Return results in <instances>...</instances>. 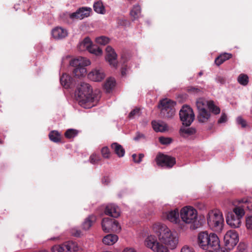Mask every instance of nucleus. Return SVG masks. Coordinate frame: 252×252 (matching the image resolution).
Segmentation results:
<instances>
[{
  "mask_svg": "<svg viewBox=\"0 0 252 252\" xmlns=\"http://www.w3.org/2000/svg\"><path fill=\"white\" fill-rule=\"evenodd\" d=\"M141 7L139 5H134L130 12V16H137L141 13Z\"/></svg>",
  "mask_w": 252,
  "mask_h": 252,
  "instance_id": "obj_40",
  "label": "nucleus"
},
{
  "mask_svg": "<svg viewBox=\"0 0 252 252\" xmlns=\"http://www.w3.org/2000/svg\"><path fill=\"white\" fill-rule=\"evenodd\" d=\"M223 241L227 249H233L239 241L238 233L234 230L227 231L224 236Z\"/></svg>",
  "mask_w": 252,
  "mask_h": 252,
  "instance_id": "obj_10",
  "label": "nucleus"
},
{
  "mask_svg": "<svg viewBox=\"0 0 252 252\" xmlns=\"http://www.w3.org/2000/svg\"><path fill=\"white\" fill-rule=\"evenodd\" d=\"M188 91L189 93L194 94H198L202 92L200 89L195 87H190L189 88Z\"/></svg>",
  "mask_w": 252,
  "mask_h": 252,
  "instance_id": "obj_48",
  "label": "nucleus"
},
{
  "mask_svg": "<svg viewBox=\"0 0 252 252\" xmlns=\"http://www.w3.org/2000/svg\"><path fill=\"white\" fill-rule=\"evenodd\" d=\"M195 132V129L192 127H182L180 130V134L183 137H188L194 134Z\"/></svg>",
  "mask_w": 252,
  "mask_h": 252,
  "instance_id": "obj_30",
  "label": "nucleus"
},
{
  "mask_svg": "<svg viewBox=\"0 0 252 252\" xmlns=\"http://www.w3.org/2000/svg\"><path fill=\"white\" fill-rule=\"evenodd\" d=\"M213 113L215 114H218L220 113V109L219 107L215 106L213 101H209V107H208Z\"/></svg>",
  "mask_w": 252,
  "mask_h": 252,
  "instance_id": "obj_42",
  "label": "nucleus"
},
{
  "mask_svg": "<svg viewBox=\"0 0 252 252\" xmlns=\"http://www.w3.org/2000/svg\"><path fill=\"white\" fill-rule=\"evenodd\" d=\"M122 74L123 76L126 74L125 70H124V69L122 70Z\"/></svg>",
  "mask_w": 252,
  "mask_h": 252,
  "instance_id": "obj_56",
  "label": "nucleus"
},
{
  "mask_svg": "<svg viewBox=\"0 0 252 252\" xmlns=\"http://www.w3.org/2000/svg\"><path fill=\"white\" fill-rule=\"evenodd\" d=\"M39 252H48L46 251H45V250H43V251H39Z\"/></svg>",
  "mask_w": 252,
  "mask_h": 252,
  "instance_id": "obj_58",
  "label": "nucleus"
},
{
  "mask_svg": "<svg viewBox=\"0 0 252 252\" xmlns=\"http://www.w3.org/2000/svg\"><path fill=\"white\" fill-rule=\"evenodd\" d=\"M93 43L91 39L89 37H86L79 43L78 47L79 50L81 51L86 50L89 51Z\"/></svg>",
  "mask_w": 252,
  "mask_h": 252,
  "instance_id": "obj_23",
  "label": "nucleus"
},
{
  "mask_svg": "<svg viewBox=\"0 0 252 252\" xmlns=\"http://www.w3.org/2000/svg\"><path fill=\"white\" fill-rule=\"evenodd\" d=\"M116 85V81L114 78H109L107 79L104 84V88L107 92H109L113 89Z\"/></svg>",
  "mask_w": 252,
  "mask_h": 252,
  "instance_id": "obj_33",
  "label": "nucleus"
},
{
  "mask_svg": "<svg viewBox=\"0 0 252 252\" xmlns=\"http://www.w3.org/2000/svg\"><path fill=\"white\" fill-rule=\"evenodd\" d=\"M252 214H248L245 218V225L246 228L252 231V210L250 211Z\"/></svg>",
  "mask_w": 252,
  "mask_h": 252,
  "instance_id": "obj_35",
  "label": "nucleus"
},
{
  "mask_svg": "<svg viewBox=\"0 0 252 252\" xmlns=\"http://www.w3.org/2000/svg\"><path fill=\"white\" fill-rule=\"evenodd\" d=\"M96 220V217L94 215H90L88 217L82 224V228L84 230H88L92 227Z\"/></svg>",
  "mask_w": 252,
  "mask_h": 252,
  "instance_id": "obj_22",
  "label": "nucleus"
},
{
  "mask_svg": "<svg viewBox=\"0 0 252 252\" xmlns=\"http://www.w3.org/2000/svg\"><path fill=\"white\" fill-rule=\"evenodd\" d=\"M144 245L154 252H161L160 242L157 240V236L154 235L148 236L144 242Z\"/></svg>",
  "mask_w": 252,
  "mask_h": 252,
  "instance_id": "obj_12",
  "label": "nucleus"
},
{
  "mask_svg": "<svg viewBox=\"0 0 252 252\" xmlns=\"http://www.w3.org/2000/svg\"><path fill=\"white\" fill-rule=\"evenodd\" d=\"M210 117V113L206 110L198 111L197 119L200 123L207 122Z\"/></svg>",
  "mask_w": 252,
  "mask_h": 252,
  "instance_id": "obj_26",
  "label": "nucleus"
},
{
  "mask_svg": "<svg viewBox=\"0 0 252 252\" xmlns=\"http://www.w3.org/2000/svg\"><path fill=\"white\" fill-rule=\"evenodd\" d=\"M120 209L119 207L114 204H109L106 205L104 213L106 215L114 218H117L120 215Z\"/></svg>",
  "mask_w": 252,
  "mask_h": 252,
  "instance_id": "obj_19",
  "label": "nucleus"
},
{
  "mask_svg": "<svg viewBox=\"0 0 252 252\" xmlns=\"http://www.w3.org/2000/svg\"><path fill=\"white\" fill-rule=\"evenodd\" d=\"M239 204L236 206L231 212L234 215L242 219L245 214V210H252V200L244 198L238 200Z\"/></svg>",
  "mask_w": 252,
  "mask_h": 252,
  "instance_id": "obj_7",
  "label": "nucleus"
},
{
  "mask_svg": "<svg viewBox=\"0 0 252 252\" xmlns=\"http://www.w3.org/2000/svg\"><path fill=\"white\" fill-rule=\"evenodd\" d=\"M106 55L105 59L109 64L113 67L116 68L117 66V55L111 46H107L106 48Z\"/></svg>",
  "mask_w": 252,
  "mask_h": 252,
  "instance_id": "obj_16",
  "label": "nucleus"
},
{
  "mask_svg": "<svg viewBox=\"0 0 252 252\" xmlns=\"http://www.w3.org/2000/svg\"><path fill=\"white\" fill-rule=\"evenodd\" d=\"M226 221L228 225L234 228H239L242 224V219L231 212L228 213Z\"/></svg>",
  "mask_w": 252,
  "mask_h": 252,
  "instance_id": "obj_18",
  "label": "nucleus"
},
{
  "mask_svg": "<svg viewBox=\"0 0 252 252\" xmlns=\"http://www.w3.org/2000/svg\"><path fill=\"white\" fill-rule=\"evenodd\" d=\"M156 160L159 166L166 167H172L176 162L175 158L163 154L158 155Z\"/></svg>",
  "mask_w": 252,
  "mask_h": 252,
  "instance_id": "obj_14",
  "label": "nucleus"
},
{
  "mask_svg": "<svg viewBox=\"0 0 252 252\" xmlns=\"http://www.w3.org/2000/svg\"><path fill=\"white\" fill-rule=\"evenodd\" d=\"M197 242L198 247L203 250L211 251L217 249L220 246V239L215 233H209L207 231L198 234Z\"/></svg>",
  "mask_w": 252,
  "mask_h": 252,
  "instance_id": "obj_3",
  "label": "nucleus"
},
{
  "mask_svg": "<svg viewBox=\"0 0 252 252\" xmlns=\"http://www.w3.org/2000/svg\"><path fill=\"white\" fill-rule=\"evenodd\" d=\"M237 80L241 85L246 86L249 82V77L246 74H241L238 76Z\"/></svg>",
  "mask_w": 252,
  "mask_h": 252,
  "instance_id": "obj_37",
  "label": "nucleus"
},
{
  "mask_svg": "<svg viewBox=\"0 0 252 252\" xmlns=\"http://www.w3.org/2000/svg\"><path fill=\"white\" fill-rule=\"evenodd\" d=\"M122 252H136V251L133 248H126Z\"/></svg>",
  "mask_w": 252,
  "mask_h": 252,
  "instance_id": "obj_53",
  "label": "nucleus"
},
{
  "mask_svg": "<svg viewBox=\"0 0 252 252\" xmlns=\"http://www.w3.org/2000/svg\"><path fill=\"white\" fill-rule=\"evenodd\" d=\"M53 252H75L77 250V245L73 242H66L61 245L53 247Z\"/></svg>",
  "mask_w": 252,
  "mask_h": 252,
  "instance_id": "obj_13",
  "label": "nucleus"
},
{
  "mask_svg": "<svg viewBox=\"0 0 252 252\" xmlns=\"http://www.w3.org/2000/svg\"><path fill=\"white\" fill-rule=\"evenodd\" d=\"M66 17L68 18L71 20L70 23L74 21V20L77 18V17H72V16Z\"/></svg>",
  "mask_w": 252,
  "mask_h": 252,
  "instance_id": "obj_55",
  "label": "nucleus"
},
{
  "mask_svg": "<svg viewBox=\"0 0 252 252\" xmlns=\"http://www.w3.org/2000/svg\"><path fill=\"white\" fill-rule=\"evenodd\" d=\"M207 223L209 227L216 231H221L224 223V219L221 212L219 210H213L209 212L207 216Z\"/></svg>",
  "mask_w": 252,
  "mask_h": 252,
  "instance_id": "obj_4",
  "label": "nucleus"
},
{
  "mask_svg": "<svg viewBox=\"0 0 252 252\" xmlns=\"http://www.w3.org/2000/svg\"><path fill=\"white\" fill-rule=\"evenodd\" d=\"M202 72L200 71V72H199L198 75L199 76H201L202 75Z\"/></svg>",
  "mask_w": 252,
  "mask_h": 252,
  "instance_id": "obj_57",
  "label": "nucleus"
},
{
  "mask_svg": "<svg viewBox=\"0 0 252 252\" xmlns=\"http://www.w3.org/2000/svg\"><path fill=\"white\" fill-rule=\"evenodd\" d=\"M111 147L119 157H123L124 156L125 151L121 145L117 143H113L111 144Z\"/></svg>",
  "mask_w": 252,
  "mask_h": 252,
  "instance_id": "obj_27",
  "label": "nucleus"
},
{
  "mask_svg": "<svg viewBox=\"0 0 252 252\" xmlns=\"http://www.w3.org/2000/svg\"><path fill=\"white\" fill-rule=\"evenodd\" d=\"M143 137V134L138 133L137 134L136 136L134 138V139L135 140H138L140 138Z\"/></svg>",
  "mask_w": 252,
  "mask_h": 252,
  "instance_id": "obj_54",
  "label": "nucleus"
},
{
  "mask_svg": "<svg viewBox=\"0 0 252 252\" xmlns=\"http://www.w3.org/2000/svg\"><path fill=\"white\" fill-rule=\"evenodd\" d=\"M53 37L57 39H61L66 37L68 32L65 29L61 27H56L52 32Z\"/></svg>",
  "mask_w": 252,
  "mask_h": 252,
  "instance_id": "obj_20",
  "label": "nucleus"
},
{
  "mask_svg": "<svg viewBox=\"0 0 252 252\" xmlns=\"http://www.w3.org/2000/svg\"><path fill=\"white\" fill-rule=\"evenodd\" d=\"M91 11V8L82 7L78 9L75 12L70 14L69 16H90Z\"/></svg>",
  "mask_w": 252,
  "mask_h": 252,
  "instance_id": "obj_24",
  "label": "nucleus"
},
{
  "mask_svg": "<svg viewBox=\"0 0 252 252\" xmlns=\"http://www.w3.org/2000/svg\"><path fill=\"white\" fill-rule=\"evenodd\" d=\"M118 240V237L115 234H108L105 236L102 242L106 245H113Z\"/></svg>",
  "mask_w": 252,
  "mask_h": 252,
  "instance_id": "obj_25",
  "label": "nucleus"
},
{
  "mask_svg": "<svg viewBox=\"0 0 252 252\" xmlns=\"http://www.w3.org/2000/svg\"><path fill=\"white\" fill-rule=\"evenodd\" d=\"M94 9L97 13L105 14V8L101 1H97L94 3Z\"/></svg>",
  "mask_w": 252,
  "mask_h": 252,
  "instance_id": "obj_32",
  "label": "nucleus"
},
{
  "mask_svg": "<svg viewBox=\"0 0 252 252\" xmlns=\"http://www.w3.org/2000/svg\"><path fill=\"white\" fill-rule=\"evenodd\" d=\"M181 220L186 224H194L197 220V212L191 206L183 207L180 211Z\"/></svg>",
  "mask_w": 252,
  "mask_h": 252,
  "instance_id": "obj_6",
  "label": "nucleus"
},
{
  "mask_svg": "<svg viewBox=\"0 0 252 252\" xmlns=\"http://www.w3.org/2000/svg\"><path fill=\"white\" fill-rule=\"evenodd\" d=\"M227 120L226 115L224 114H222L220 118V119L218 121L219 123H224Z\"/></svg>",
  "mask_w": 252,
  "mask_h": 252,
  "instance_id": "obj_52",
  "label": "nucleus"
},
{
  "mask_svg": "<svg viewBox=\"0 0 252 252\" xmlns=\"http://www.w3.org/2000/svg\"><path fill=\"white\" fill-rule=\"evenodd\" d=\"M58 239V238H52L51 239L55 240V239Z\"/></svg>",
  "mask_w": 252,
  "mask_h": 252,
  "instance_id": "obj_59",
  "label": "nucleus"
},
{
  "mask_svg": "<svg viewBox=\"0 0 252 252\" xmlns=\"http://www.w3.org/2000/svg\"><path fill=\"white\" fill-rule=\"evenodd\" d=\"M71 77L69 75L64 74L61 77L60 81L62 86L65 88H67L71 83Z\"/></svg>",
  "mask_w": 252,
  "mask_h": 252,
  "instance_id": "obj_31",
  "label": "nucleus"
},
{
  "mask_svg": "<svg viewBox=\"0 0 252 252\" xmlns=\"http://www.w3.org/2000/svg\"><path fill=\"white\" fill-rule=\"evenodd\" d=\"M100 160V157L95 154H92L90 157V161L93 164L97 163Z\"/></svg>",
  "mask_w": 252,
  "mask_h": 252,
  "instance_id": "obj_43",
  "label": "nucleus"
},
{
  "mask_svg": "<svg viewBox=\"0 0 252 252\" xmlns=\"http://www.w3.org/2000/svg\"><path fill=\"white\" fill-rule=\"evenodd\" d=\"M179 213L177 209L170 210L163 213V217L174 223H178L180 222Z\"/></svg>",
  "mask_w": 252,
  "mask_h": 252,
  "instance_id": "obj_17",
  "label": "nucleus"
},
{
  "mask_svg": "<svg viewBox=\"0 0 252 252\" xmlns=\"http://www.w3.org/2000/svg\"><path fill=\"white\" fill-rule=\"evenodd\" d=\"M180 252H195L194 250L188 245L184 246L181 249Z\"/></svg>",
  "mask_w": 252,
  "mask_h": 252,
  "instance_id": "obj_46",
  "label": "nucleus"
},
{
  "mask_svg": "<svg viewBox=\"0 0 252 252\" xmlns=\"http://www.w3.org/2000/svg\"><path fill=\"white\" fill-rule=\"evenodd\" d=\"M176 102L168 98H164L160 101L158 108L161 113L168 118H172L175 113Z\"/></svg>",
  "mask_w": 252,
  "mask_h": 252,
  "instance_id": "obj_8",
  "label": "nucleus"
},
{
  "mask_svg": "<svg viewBox=\"0 0 252 252\" xmlns=\"http://www.w3.org/2000/svg\"><path fill=\"white\" fill-rule=\"evenodd\" d=\"M144 157V155L143 154H140L138 155V156L135 154H134L132 156L133 161L137 163H140L142 161V159Z\"/></svg>",
  "mask_w": 252,
  "mask_h": 252,
  "instance_id": "obj_45",
  "label": "nucleus"
},
{
  "mask_svg": "<svg viewBox=\"0 0 252 252\" xmlns=\"http://www.w3.org/2000/svg\"><path fill=\"white\" fill-rule=\"evenodd\" d=\"M216 80L218 82L220 83V84H224L225 83L226 79L224 77L219 76L217 77Z\"/></svg>",
  "mask_w": 252,
  "mask_h": 252,
  "instance_id": "obj_51",
  "label": "nucleus"
},
{
  "mask_svg": "<svg viewBox=\"0 0 252 252\" xmlns=\"http://www.w3.org/2000/svg\"><path fill=\"white\" fill-rule=\"evenodd\" d=\"M153 230L160 242L161 252H170L177 248L179 236L176 231L160 223L154 224Z\"/></svg>",
  "mask_w": 252,
  "mask_h": 252,
  "instance_id": "obj_1",
  "label": "nucleus"
},
{
  "mask_svg": "<svg viewBox=\"0 0 252 252\" xmlns=\"http://www.w3.org/2000/svg\"><path fill=\"white\" fill-rule=\"evenodd\" d=\"M139 113V109L138 108H135L129 114V117L130 118H132L135 116L138 115Z\"/></svg>",
  "mask_w": 252,
  "mask_h": 252,
  "instance_id": "obj_50",
  "label": "nucleus"
},
{
  "mask_svg": "<svg viewBox=\"0 0 252 252\" xmlns=\"http://www.w3.org/2000/svg\"><path fill=\"white\" fill-rule=\"evenodd\" d=\"M89 52L97 56H100L102 55L103 52L102 49L99 47H95L93 45L89 50Z\"/></svg>",
  "mask_w": 252,
  "mask_h": 252,
  "instance_id": "obj_39",
  "label": "nucleus"
},
{
  "mask_svg": "<svg viewBox=\"0 0 252 252\" xmlns=\"http://www.w3.org/2000/svg\"><path fill=\"white\" fill-rule=\"evenodd\" d=\"M232 57V54L229 53H225L222 54L215 59V63L216 65L219 66L223 63L225 61L231 58Z\"/></svg>",
  "mask_w": 252,
  "mask_h": 252,
  "instance_id": "obj_28",
  "label": "nucleus"
},
{
  "mask_svg": "<svg viewBox=\"0 0 252 252\" xmlns=\"http://www.w3.org/2000/svg\"><path fill=\"white\" fill-rule=\"evenodd\" d=\"M93 89L90 84L82 83L76 92V97L80 106L86 108H92L95 105L93 96Z\"/></svg>",
  "mask_w": 252,
  "mask_h": 252,
  "instance_id": "obj_2",
  "label": "nucleus"
},
{
  "mask_svg": "<svg viewBox=\"0 0 252 252\" xmlns=\"http://www.w3.org/2000/svg\"><path fill=\"white\" fill-rule=\"evenodd\" d=\"M209 102L203 98H199L196 100V105L198 111L206 109L209 107Z\"/></svg>",
  "mask_w": 252,
  "mask_h": 252,
  "instance_id": "obj_29",
  "label": "nucleus"
},
{
  "mask_svg": "<svg viewBox=\"0 0 252 252\" xmlns=\"http://www.w3.org/2000/svg\"><path fill=\"white\" fill-rule=\"evenodd\" d=\"M71 233L72 235L76 237H79L81 235V231L76 228H73L71 229Z\"/></svg>",
  "mask_w": 252,
  "mask_h": 252,
  "instance_id": "obj_49",
  "label": "nucleus"
},
{
  "mask_svg": "<svg viewBox=\"0 0 252 252\" xmlns=\"http://www.w3.org/2000/svg\"><path fill=\"white\" fill-rule=\"evenodd\" d=\"M237 123L239 125H241L242 127H245L247 126L246 121L241 117H238L237 118Z\"/></svg>",
  "mask_w": 252,
  "mask_h": 252,
  "instance_id": "obj_47",
  "label": "nucleus"
},
{
  "mask_svg": "<svg viewBox=\"0 0 252 252\" xmlns=\"http://www.w3.org/2000/svg\"><path fill=\"white\" fill-rule=\"evenodd\" d=\"M87 77L89 79L94 82H101L105 77V74L104 71L100 68H94L90 71Z\"/></svg>",
  "mask_w": 252,
  "mask_h": 252,
  "instance_id": "obj_15",
  "label": "nucleus"
},
{
  "mask_svg": "<svg viewBox=\"0 0 252 252\" xmlns=\"http://www.w3.org/2000/svg\"><path fill=\"white\" fill-rule=\"evenodd\" d=\"M152 124L154 129L157 132H164L168 130V126L164 122L154 121Z\"/></svg>",
  "mask_w": 252,
  "mask_h": 252,
  "instance_id": "obj_21",
  "label": "nucleus"
},
{
  "mask_svg": "<svg viewBox=\"0 0 252 252\" xmlns=\"http://www.w3.org/2000/svg\"><path fill=\"white\" fill-rule=\"evenodd\" d=\"M159 141L163 145H168L172 142V139L170 137H160Z\"/></svg>",
  "mask_w": 252,
  "mask_h": 252,
  "instance_id": "obj_44",
  "label": "nucleus"
},
{
  "mask_svg": "<svg viewBox=\"0 0 252 252\" xmlns=\"http://www.w3.org/2000/svg\"><path fill=\"white\" fill-rule=\"evenodd\" d=\"M49 137L50 140L53 142H58L61 141V134L56 130L51 131L49 134Z\"/></svg>",
  "mask_w": 252,
  "mask_h": 252,
  "instance_id": "obj_34",
  "label": "nucleus"
},
{
  "mask_svg": "<svg viewBox=\"0 0 252 252\" xmlns=\"http://www.w3.org/2000/svg\"><path fill=\"white\" fill-rule=\"evenodd\" d=\"M96 43L101 45H105L108 44L110 41V39L105 36H101L99 37H97L95 38V40Z\"/></svg>",
  "mask_w": 252,
  "mask_h": 252,
  "instance_id": "obj_36",
  "label": "nucleus"
},
{
  "mask_svg": "<svg viewBox=\"0 0 252 252\" xmlns=\"http://www.w3.org/2000/svg\"><path fill=\"white\" fill-rule=\"evenodd\" d=\"M102 230L105 232H119L121 227L118 222L112 219L104 218L101 222Z\"/></svg>",
  "mask_w": 252,
  "mask_h": 252,
  "instance_id": "obj_11",
  "label": "nucleus"
},
{
  "mask_svg": "<svg viewBox=\"0 0 252 252\" xmlns=\"http://www.w3.org/2000/svg\"><path fill=\"white\" fill-rule=\"evenodd\" d=\"M101 153L102 157L104 158L108 159L110 158L111 153L107 147H104L101 150Z\"/></svg>",
  "mask_w": 252,
  "mask_h": 252,
  "instance_id": "obj_41",
  "label": "nucleus"
},
{
  "mask_svg": "<svg viewBox=\"0 0 252 252\" xmlns=\"http://www.w3.org/2000/svg\"><path fill=\"white\" fill-rule=\"evenodd\" d=\"M181 121L184 125L189 126L194 119L192 109L188 105H184L179 112Z\"/></svg>",
  "mask_w": 252,
  "mask_h": 252,
  "instance_id": "obj_9",
  "label": "nucleus"
},
{
  "mask_svg": "<svg viewBox=\"0 0 252 252\" xmlns=\"http://www.w3.org/2000/svg\"><path fill=\"white\" fill-rule=\"evenodd\" d=\"M78 131L75 129H69L65 132V136L67 138L70 139L75 137L77 135Z\"/></svg>",
  "mask_w": 252,
  "mask_h": 252,
  "instance_id": "obj_38",
  "label": "nucleus"
},
{
  "mask_svg": "<svg viewBox=\"0 0 252 252\" xmlns=\"http://www.w3.org/2000/svg\"><path fill=\"white\" fill-rule=\"evenodd\" d=\"M69 64L75 67L73 73L77 77H81L87 74V70L85 66L91 64V61L84 57H78L70 61Z\"/></svg>",
  "mask_w": 252,
  "mask_h": 252,
  "instance_id": "obj_5",
  "label": "nucleus"
}]
</instances>
